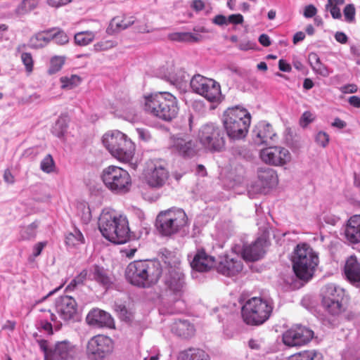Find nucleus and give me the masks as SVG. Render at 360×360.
I'll list each match as a JSON object with an SVG mask.
<instances>
[{
    "label": "nucleus",
    "mask_w": 360,
    "mask_h": 360,
    "mask_svg": "<svg viewBox=\"0 0 360 360\" xmlns=\"http://www.w3.org/2000/svg\"><path fill=\"white\" fill-rule=\"evenodd\" d=\"M159 299L169 314L182 313L186 309L184 300L186 290L185 275L179 268H169L163 277Z\"/></svg>",
    "instance_id": "1"
},
{
    "label": "nucleus",
    "mask_w": 360,
    "mask_h": 360,
    "mask_svg": "<svg viewBox=\"0 0 360 360\" xmlns=\"http://www.w3.org/2000/svg\"><path fill=\"white\" fill-rule=\"evenodd\" d=\"M144 111L164 122H171L179 113L177 98L167 91H160L144 96Z\"/></svg>",
    "instance_id": "2"
},
{
    "label": "nucleus",
    "mask_w": 360,
    "mask_h": 360,
    "mask_svg": "<svg viewBox=\"0 0 360 360\" xmlns=\"http://www.w3.org/2000/svg\"><path fill=\"white\" fill-rule=\"evenodd\" d=\"M98 228L103 237L115 244L125 243L130 237L127 217L115 211H103L101 213Z\"/></svg>",
    "instance_id": "3"
},
{
    "label": "nucleus",
    "mask_w": 360,
    "mask_h": 360,
    "mask_svg": "<svg viewBox=\"0 0 360 360\" xmlns=\"http://www.w3.org/2000/svg\"><path fill=\"white\" fill-rule=\"evenodd\" d=\"M162 274L160 264L152 260H135L125 270L127 280L138 287L148 288L159 280Z\"/></svg>",
    "instance_id": "4"
},
{
    "label": "nucleus",
    "mask_w": 360,
    "mask_h": 360,
    "mask_svg": "<svg viewBox=\"0 0 360 360\" xmlns=\"http://www.w3.org/2000/svg\"><path fill=\"white\" fill-rule=\"evenodd\" d=\"M250 113L236 105L228 108L223 115V124L227 136L231 139H241L247 135L250 124Z\"/></svg>",
    "instance_id": "5"
},
{
    "label": "nucleus",
    "mask_w": 360,
    "mask_h": 360,
    "mask_svg": "<svg viewBox=\"0 0 360 360\" xmlns=\"http://www.w3.org/2000/svg\"><path fill=\"white\" fill-rule=\"evenodd\" d=\"M102 143L109 153L120 162H129L131 160L135 145L126 134L118 130L105 133Z\"/></svg>",
    "instance_id": "6"
},
{
    "label": "nucleus",
    "mask_w": 360,
    "mask_h": 360,
    "mask_svg": "<svg viewBox=\"0 0 360 360\" xmlns=\"http://www.w3.org/2000/svg\"><path fill=\"white\" fill-rule=\"evenodd\" d=\"M292 262L296 276L300 279L308 280L312 277L319 264V257L309 245L299 244L294 250Z\"/></svg>",
    "instance_id": "7"
},
{
    "label": "nucleus",
    "mask_w": 360,
    "mask_h": 360,
    "mask_svg": "<svg viewBox=\"0 0 360 360\" xmlns=\"http://www.w3.org/2000/svg\"><path fill=\"white\" fill-rule=\"evenodd\" d=\"M274 307L272 299L254 297L243 306L242 317L247 324L259 326L269 319Z\"/></svg>",
    "instance_id": "8"
},
{
    "label": "nucleus",
    "mask_w": 360,
    "mask_h": 360,
    "mask_svg": "<svg viewBox=\"0 0 360 360\" xmlns=\"http://www.w3.org/2000/svg\"><path fill=\"white\" fill-rule=\"evenodd\" d=\"M101 177L105 186L115 194L122 195L130 191L131 176L120 167L110 165L104 168Z\"/></svg>",
    "instance_id": "9"
},
{
    "label": "nucleus",
    "mask_w": 360,
    "mask_h": 360,
    "mask_svg": "<svg viewBox=\"0 0 360 360\" xmlns=\"http://www.w3.org/2000/svg\"><path fill=\"white\" fill-rule=\"evenodd\" d=\"M188 223V217L183 209L172 207L160 212L157 216L156 226L163 236L177 233Z\"/></svg>",
    "instance_id": "10"
},
{
    "label": "nucleus",
    "mask_w": 360,
    "mask_h": 360,
    "mask_svg": "<svg viewBox=\"0 0 360 360\" xmlns=\"http://www.w3.org/2000/svg\"><path fill=\"white\" fill-rule=\"evenodd\" d=\"M190 86L195 93L210 102L218 103L221 101V86L214 79L195 75L190 80Z\"/></svg>",
    "instance_id": "11"
},
{
    "label": "nucleus",
    "mask_w": 360,
    "mask_h": 360,
    "mask_svg": "<svg viewBox=\"0 0 360 360\" xmlns=\"http://www.w3.org/2000/svg\"><path fill=\"white\" fill-rule=\"evenodd\" d=\"M198 138L200 143L210 151L219 152L225 145L223 131L214 123L202 125L199 131Z\"/></svg>",
    "instance_id": "12"
},
{
    "label": "nucleus",
    "mask_w": 360,
    "mask_h": 360,
    "mask_svg": "<svg viewBox=\"0 0 360 360\" xmlns=\"http://www.w3.org/2000/svg\"><path fill=\"white\" fill-rule=\"evenodd\" d=\"M113 350V342L108 336L95 335L87 344L86 354L91 360H103Z\"/></svg>",
    "instance_id": "13"
},
{
    "label": "nucleus",
    "mask_w": 360,
    "mask_h": 360,
    "mask_svg": "<svg viewBox=\"0 0 360 360\" xmlns=\"http://www.w3.org/2000/svg\"><path fill=\"white\" fill-rule=\"evenodd\" d=\"M259 157L264 163L283 167L292 160V154L288 149L282 146H269L260 150Z\"/></svg>",
    "instance_id": "14"
},
{
    "label": "nucleus",
    "mask_w": 360,
    "mask_h": 360,
    "mask_svg": "<svg viewBox=\"0 0 360 360\" xmlns=\"http://www.w3.org/2000/svg\"><path fill=\"white\" fill-rule=\"evenodd\" d=\"M314 332L306 326L296 325L283 335V343L289 347L302 346L311 341Z\"/></svg>",
    "instance_id": "15"
},
{
    "label": "nucleus",
    "mask_w": 360,
    "mask_h": 360,
    "mask_svg": "<svg viewBox=\"0 0 360 360\" xmlns=\"http://www.w3.org/2000/svg\"><path fill=\"white\" fill-rule=\"evenodd\" d=\"M56 310L64 321H74L77 316V303L71 296H60L56 300Z\"/></svg>",
    "instance_id": "16"
},
{
    "label": "nucleus",
    "mask_w": 360,
    "mask_h": 360,
    "mask_svg": "<svg viewBox=\"0 0 360 360\" xmlns=\"http://www.w3.org/2000/svg\"><path fill=\"white\" fill-rule=\"evenodd\" d=\"M264 240L258 238L253 243L248 245H235L232 248V251L237 255H241L243 258L247 261H257L261 259L264 254Z\"/></svg>",
    "instance_id": "17"
},
{
    "label": "nucleus",
    "mask_w": 360,
    "mask_h": 360,
    "mask_svg": "<svg viewBox=\"0 0 360 360\" xmlns=\"http://www.w3.org/2000/svg\"><path fill=\"white\" fill-rule=\"evenodd\" d=\"M169 177L167 169L160 163H155L148 167L145 174L146 181L153 188L162 187Z\"/></svg>",
    "instance_id": "18"
},
{
    "label": "nucleus",
    "mask_w": 360,
    "mask_h": 360,
    "mask_svg": "<svg viewBox=\"0 0 360 360\" xmlns=\"http://www.w3.org/2000/svg\"><path fill=\"white\" fill-rule=\"evenodd\" d=\"M276 134L272 126L266 121L259 122L252 131V140L256 145H268L274 141Z\"/></svg>",
    "instance_id": "19"
},
{
    "label": "nucleus",
    "mask_w": 360,
    "mask_h": 360,
    "mask_svg": "<svg viewBox=\"0 0 360 360\" xmlns=\"http://www.w3.org/2000/svg\"><path fill=\"white\" fill-rule=\"evenodd\" d=\"M172 147L184 157H192L195 154V144L189 134L174 135L172 137Z\"/></svg>",
    "instance_id": "20"
},
{
    "label": "nucleus",
    "mask_w": 360,
    "mask_h": 360,
    "mask_svg": "<svg viewBox=\"0 0 360 360\" xmlns=\"http://www.w3.org/2000/svg\"><path fill=\"white\" fill-rule=\"evenodd\" d=\"M217 272L228 276H233L240 272L243 269V263L238 255L232 257L225 255L221 259L217 266Z\"/></svg>",
    "instance_id": "21"
},
{
    "label": "nucleus",
    "mask_w": 360,
    "mask_h": 360,
    "mask_svg": "<svg viewBox=\"0 0 360 360\" xmlns=\"http://www.w3.org/2000/svg\"><path fill=\"white\" fill-rule=\"evenodd\" d=\"M77 348L70 342L63 340L51 349V360H72L77 356Z\"/></svg>",
    "instance_id": "22"
},
{
    "label": "nucleus",
    "mask_w": 360,
    "mask_h": 360,
    "mask_svg": "<svg viewBox=\"0 0 360 360\" xmlns=\"http://www.w3.org/2000/svg\"><path fill=\"white\" fill-rule=\"evenodd\" d=\"M162 70L164 72L161 77L179 88L184 86L188 79V75L183 69L176 68L173 65L167 68L166 71H165V68H162Z\"/></svg>",
    "instance_id": "23"
},
{
    "label": "nucleus",
    "mask_w": 360,
    "mask_h": 360,
    "mask_svg": "<svg viewBox=\"0 0 360 360\" xmlns=\"http://www.w3.org/2000/svg\"><path fill=\"white\" fill-rule=\"evenodd\" d=\"M89 324L99 327L113 328L115 323L111 315L101 309H93L86 316Z\"/></svg>",
    "instance_id": "24"
},
{
    "label": "nucleus",
    "mask_w": 360,
    "mask_h": 360,
    "mask_svg": "<svg viewBox=\"0 0 360 360\" xmlns=\"http://www.w3.org/2000/svg\"><path fill=\"white\" fill-rule=\"evenodd\" d=\"M41 311H43L44 314L37 323L38 328L41 329L49 335L53 333V328L56 330L61 328L62 323L58 320L56 314L50 310L41 309Z\"/></svg>",
    "instance_id": "25"
},
{
    "label": "nucleus",
    "mask_w": 360,
    "mask_h": 360,
    "mask_svg": "<svg viewBox=\"0 0 360 360\" xmlns=\"http://www.w3.org/2000/svg\"><path fill=\"white\" fill-rule=\"evenodd\" d=\"M346 239L352 244L360 243V214L351 217L345 229Z\"/></svg>",
    "instance_id": "26"
},
{
    "label": "nucleus",
    "mask_w": 360,
    "mask_h": 360,
    "mask_svg": "<svg viewBox=\"0 0 360 360\" xmlns=\"http://www.w3.org/2000/svg\"><path fill=\"white\" fill-rule=\"evenodd\" d=\"M215 264L214 257L206 254L204 250H198L191 263V267L199 272H206Z\"/></svg>",
    "instance_id": "27"
},
{
    "label": "nucleus",
    "mask_w": 360,
    "mask_h": 360,
    "mask_svg": "<svg viewBox=\"0 0 360 360\" xmlns=\"http://www.w3.org/2000/svg\"><path fill=\"white\" fill-rule=\"evenodd\" d=\"M89 280L95 281L104 288L108 289L113 284V278L103 266L93 265L89 269Z\"/></svg>",
    "instance_id": "28"
},
{
    "label": "nucleus",
    "mask_w": 360,
    "mask_h": 360,
    "mask_svg": "<svg viewBox=\"0 0 360 360\" xmlns=\"http://www.w3.org/2000/svg\"><path fill=\"white\" fill-rule=\"evenodd\" d=\"M134 23V17L116 16L110 20L106 32L110 35H112L127 29Z\"/></svg>",
    "instance_id": "29"
},
{
    "label": "nucleus",
    "mask_w": 360,
    "mask_h": 360,
    "mask_svg": "<svg viewBox=\"0 0 360 360\" xmlns=\"http://www.w3.org/2000/svg\"><path fill=\"white\" fill-rule=\"evenodd\" d=\"M259 183L264 188H272L278 183V176L274 169L269 167H260L257 171Z\"/></svg>",
    "instance_id": "30"
},
{
    "label": "nucleus",
    "mask_w": 360,
    "mask_h": 360,
    "mask_svg": "<svg viewBox=\"0 0 360 360\" xmlns=\"http://www.w3.org/2000/svg\"><path fill=\"white\" fill-rule=\"evenodd\" d=\"M344 271L351 282L360 281V263L355 256L352 255L346 260Z\"/></svg>",
    "instance_id": "31"
},
{
    "label": "nucleus",
    "mask_w": 360,
    "mask_h": 360,
    "mask_svg": "<svg viewBox=\"0 0 360 360\" xmlns=\"http://www.w3.org/2000/svg\"><path fill=\"white\" fill-rule=\"evenodd\" d=\"M172 331L179 337L188 338L194 335L195 328L189 321L179 319L172 326Z\"/></svg>",
    "instance_id": "32"
},
{
    "label": "nucleus",
    "mask_w": 360,
    "mask_h": 360,
    "mask_svg": "<svg viewBox=\"0 0 360 360\" xmlns=\"http://www.w3.org/2000/svg\"><path fill=\"white\" fill-rule=\"evenodd\" d=\"M178 360H210V356L204 350L191 347L181 352Z\"/></svg>",
    "instance_id": "33"
},
{
    "label": "nucleus",
    "mask_w": 360,
    "mask_h": 360,
    "mask_svg": "<svg viewBox=\"0 0 360 360\" xmlns=\"http://www.w3.org/2000/svg\"><path fill=\"white\" fill-rule=\"evenodd\" d=\"M342 301L333 300L327 297L322 298V305L325 310L333 316L339 315L342 311Z\"/></svg>",
    "instance_id": "34"
},
{
    "label": "nucleus",
    "mask_w": 360,
    "mask_h": 360,
    "mask_svg": "<svg viewBox=\"0 0 360 360\" xmlns=\"http://www.w3.org/2000/svg\"><path fill=\"white\" fill-rule=\"evenodd\" d=\"M344 295V290L333 283L326 285L323 290V297H328L333 300H336L338 298V301H342Z\"/></svg>",
    "instance_id": "35"
},
{
    "label": "nucleus",
    "mask_w": 360,
    "mask_h": 360,
    "mask_svg": "<svg viewBox=\"0 0 360 360\" xmlns=\"http://www.w3.org/2000/svg\"><path fill=\"white\" fill-rule=\"evenodd\" d=\"M68 122L69 120L67 116L60 115L52 127V134L58 138L63 137L67 131Z\"/></svg>",
    "instance_id": "36"
},
{
    "label": "nucleus",
    "mask_w": 360,
    "mask_h": 360,
    "mask_svg": "<svg viewBox=\"0 0 360 360\" xmlns=\"http://www.w3.org/2000/svg\"><path fill=\"white\" fill-rule=\"evenodd\" d=\"M288 360H323V356L316 350H306L291 355Z\"/></svg>",
    "instance_id": "37"
},
{
    "label": "nucleus",
    "mask_w": 360,
    "mask_h": 360,
    "mask_svg": "<svg viewBox=\"0 0 360 360\" xmlns=\"http://www.w3.org/2000/svg\"><path fill=\"white\" fill-rule=\"evenodd\" d=\"M38 223L34 221L30 224L22 226L20 230V240H30L34 239L37 236V229L38 228Z\"/></svg>",
    "instance_id": "38"
},
{
    "label": "nucleus",
    "mask_w": 360,
    "mask_h": 360,
    "mask_svg": "<svg viewBox=\"0 0 360 360\" xmlns=\"http://www.w3.org/2000/svg\"><path fill=\"white\" fill-rule=\"evenodd\" d=\"M53 31H55V30L37 34L35 37H32L30 40L32 46L34 48L44 46L52 39L51 32Z\"/></svg>",
    "instance_id": "39"
},
{
    "label": "nucleus",
    "mask_w": 360,
    "mask_h": 360,
    "mask_svg": "<svg viewBox=\"0 0 360 360\" xmlns=\"http://www.w3.org/2000/svg\"><path fill=\"white\" fill-rule=\"evenodd\" d=\"M96 37V32L92 31L79 32L75 34L74 39L77 45L87 46L91 44Z\"/></svg>",
    "instance_id": "40"
},
{
    "label": "nucleus",
    "mask_w": 360,
    "mask_h": 360,
    "mask_svg": "<svg viewBox=\"0 0 360 360\" xmlns=\"http://www.w3.org/2000/svg\"><path fill=\"white\" fill-rule=\"evenodd\" d=\"M37 5V0H23L15 8V13L18 16L24 15L34 9Z\"/></svg>",
    "instance_id": "41"
},
{
    "label": "nucleus",
    "mask_w": 360,
    "mask_h": 360,
    "mask_svg": "<svg viewBox=\"0 0 360 360\" xmlns=\"http://www.w3.org/2000/svg\"><path fill=\"white\" fill-rule=\"evenodd\" d=\"M81 77L77 75L62 77L60 79L61 88L63 89H72L77 86L81 83Z\"/></svg>",
    "instance_id": "42"
},
{
    "label": "nucleus",
    "mask_w": 360,
    "mask_h": 360,
    "mask_svg": "<svg viewBox=\"0 0 360 360\" xmlns=\"http://www.w3.org/2000/svg\"><path fill=\"white\" fill-rule=\"evenodd\" d=\"M84 240V236L81 231L75 228L72 232L67 234L65 237V243L69 246H75L83 243Z\"/></svg>",
    "instance_id": "43"
},
{
    "label": "nucleus",
    "mask_w": 360,
    "mask_h": 360,
    "mask_svg": "<svg viewBox=\"0 0 360 360\" xmlns=\"http://www.w3.org/2000/svg\"><path fill=\"white\" fill-rule=\"evenodd\" d=\"M200 36L195 35L191 32H174L169 35V38L176 41H198Z\"/></svg>",
    "instance_id": "44"
},
{
    "label": "nucleus",
    "mask_w": 360,
    "mask_h": 360,
    "mask_svg": "<svg viewBox=\"0 0 360 360\" xmlns=\"http://www.w3.org/2000/svg\"><path fill=\"white\" fill-rule=\"evenodd\" d=\"M40 169L46 174L54 172L55 162L50 154L46 155L40 163Z\"/></svg>",
    "instance_id": "45"
},
{
    "label": "nucleus",
    "mask_w": 360,
    "mask_h": 360,
    "mask_svg": "<svg viewBox=\"0 0 360 360\" xmlns=\"http://www.w3.org/2000/svg\"><path fill=\"white\" fill-rule=\"evenodd\" d=\"M117 43L113 40H103L94 45V51L96 52L105 51L117 46Z\"/></svg>",
    "instance_id": "46"
},
{
    "label": "nucleus",
    "mask_w": 360,
    "mask_h": 360,
    "mask_svg": "<svg viewBox=\"0 0 360 360\" xmlns=\"http://www.w3.org/2000/svg\"><path fill=\"white\" fill-rule=\"evenodd\" d=\"M65 63V58L62 56H54L51 59L49 72L54 74L58 72Z\"/></svg>",
    "instance_id": "47"
},
{
    "label": "nucleus",
    "mask_w": 360,
    "mask_h": 360,
    "mask_svg": "<svg viewBox=\"0 0 360 360\" xmlns=\"http://www.w3.org/2000/svg\"><path fill=\"white\" fill-rule=\"evenodd\" d=\"M52 39L55 41L57 44L63 45L68 42L69 37L65 32L62 30L53 31L51 32Z\"/></svg>",
    "instance_id": "48"
},
{
    "label": "nucleus",
    "mask_w": 360,
    "mask_h": 360,
    "mask_svg": "<svg viewBox=\"0 0 360 360\" xmlns=\"http://www.w3.org/2000/svg\"><path fill=\"white\" fill-rule=\"evenodd\" d=\"M21 60L23 65L25 67V70L27 72H31L33 70L34 61L31 53H22Z\"/></svg>",
    "instance_id": "49"
},
{
    "label": "nucleus",
    "mask_w": 360,
    "mask_h": 360,
    "mask_svg": "<svg viewBox=\"0 0 360 360\" xmlns=\"http://www.w3.org/2000/svg\"><path fill=\"white\" fill-rule=\"evenodd\" d=\"M343 13L346 22H353L354 21L355 8L353 4H347L343 10Z\"/></svg>",
    "instance_id": "50"
},
{
    "label": "nucleus",
    "mask_w": 360,
    "mask_h": 360,
    "mask_svg": "<svg viewBox=\"0 0 360 360\" xmlns=\"http://www.w3.org/2000/svg\"><path fill=\"white\" fill-rule=\"evenodd\" d=\"M316 143L323 148H325L329 142V135L322 131H319L315 136Z\"/></svg>",
    "instance_id": "51"
},
{
    "label": "nucleus",
    "mask_w": 360,
    "mask_h": 360,
    "mask_svg": "<svg viewBox=\"0 0 360 360\" xmlns=\"http://www.w3.org/2000/svg\"><path fill=\"white\" fill-rule=\"evenodd\" d=\"M41 350L44 352V360H51V349H49L48 341L46 340H37Z\"/></svg>",
    "instance_id": "52"
},
{
    "label": "nucleus",
    "mask_w": 360,
    "mask_h": 360,
    "mask_svg": "<svg viewBox=\"0 0 360 360\" xmlns=\"http://www.w3.org/2000/svg\"><path fill=\"white\" fill-rule=\"evenodd\" d=\"M314 120V115L309 111H305L300 118V125L303 127H307L309 124L312 122Z\"/></svg>",
    "instance_id": "53"
},
{
    "label": "nucleus",
    "mask_w": 360,
    "mask_h": 360,
    "mask_svg": "<svg viewBox=\"0 0 360 360\" xmlns=\"http://www.w3.org/2000/svg\"><path fill=\"white\" fill-rule=\"evenodd\" d=\"M313 70L323 77H328L331 73V71H330L326 65L322 64L321 62L316 67L314 68Z\"/></svg>",
    "instance_id": "54"
},
{
    "label": "nucleus",
    "mask_w": 360,
    "mask_h": 360,
    "mask_svg": "<svg viewBox=\"0 0 360 360\" xmlns=\"http://www.w3.org/2000/svg\"><path fill=\"white\" fill-rule=\"evenodd\" d=\"M136 131L140 140L148 141L150 139L151 136L149 131L145 128H136Z\"/></svg>",
    "instance_id": "55"
},
{
    "label": "nucleus",
    "mask_w": 360,
    "mask_h": 360,
    "mask_svg": "<svg viewBox=\"0 0 360 360\" xmlns=\"http://www.w3.org/2000/svg\"><path fill=\"white\" fill-rule=\"evenodd\" d=\"M228 23L233 25H240L243 22V16L241 14H232L230 15L228 18Z\"/></svg>",
    "instance_id": "56"
},
{
    "label": "nucleus",
    "mask_w": 360,
    "mask_h": 360,
    "mask_svg": "<svg viewBox=\"0 0 360 360\" xmlns=\"http://www.w3.org/2000/svg\"><path fill=\"white\" fill-rule=\"evenodd\" d=\"M115 309L122 319H126L129 318L128 311L125 305L115 304Z\"/></svg>",
    "instance_id": "57"
},
{
    "label": "nucleus",
    "mask_w": 360,
    "mask_h": 360,
    "mask_svg": "<svg viewBox=\"0 0 360 360\" xmlns=\"http://www.w3.org/2000/svg\"><path fill=\"white\" fill-rule=\"evenodd\" d=\"M47 245V242L46 241H43V242H39L37 243H36L34 247H33V251H32V255L34 257H38L39 255H40V254L41 253V251L43 250V249L46 247V245Z\"/></svg>",
    "instance_id": "58"
},
{
    "label": "nucleus",
    "mask_w": 360,
    "mask_h": 360,
    "mask_svg": "<svg viewBox=\"0 0 360 360\" xmlns=\"http://www.w3.org/2000/svg\"><path fill=\"white\" fill-rule=\"evenodd\" d=\"M308 60L312 69L321 63L320 58L316 53H310L308 56Z\"/></svg>",
    "instance_id": "59"
},
{
    "label": "nucleus",
    "mask_w": 360,
    "mask_h": 360,
    "mask_svg": "<svg viewBox=\"0 0 360 360\" xmlns=\"http://www.w3.org/2000/svg\"><path fill=\"white\" fill-rule=\"evenodd\" d=\"M317 9L314 5H308L304 8V16L305 18H312L316 15Z\"/></svg>",
    "instance_id": "60"
},
{
    "label": "nucleus",
    "mask_w": 360,
    "mask_h": 360,
    "mask_svg": "<svg viewBox=\"0 0 360 360\" xmlns=\"http://www.w3.org/2000/svg\"><path fill=\"white\" fill-rule=\"evenodd\" d=\"M72 0H47V4L52 7L58 8L63 6H65L70 2Z\"/></svg>",
    "instance_id": "61"
},
{
    "label": "nucleus",
    "mask_w": 360,
    "mask_h": 360,
    "mask_svg": "<svg viewBox=\"0 0 360 360\" xmlns=\"http://www.w3.org/2000/svg\"><path fill=\"white\" fill-rule=\"evenodd\" d=\"M323 220L326 224L335 226L340 221V218L335 215L327 214L323 217Z\"/></svg>",
    "instance_id": "62"
},
{
    "label": "nucleus",
    "mask_w": 360,
    "mask_h": 360,
    "mask_svg": "<svg viewBox=\"0 0 360 360\" xmlns=\"http://www.w3.org/2000/svg\"><path fill=\"white\" fill-rule=\"evenodd\" d=\"M212 22L215 25L223 26L228 24V20L226 16L223 15H217L212 19Z\"/></svg>",
    "instance_id": "63"
},
{
    "label": "nucleus",
    "mask_w": 360,
    "mask_h": 360,
    "mask_svg": "<svg viewBox=\"0 0 360 360\" xmlns=\"http://www.w3.org/2000/svg\"><path fill=\"white\" fill-rule=\"evenodd\" d=\"M191 7L196 12L201 11L205 8V3L202 0H193Z\"/></svg>",
    "instance_id": "64"
}]
</instances>
